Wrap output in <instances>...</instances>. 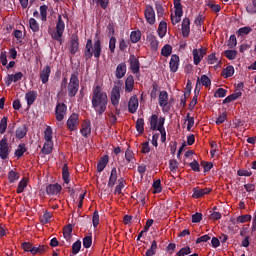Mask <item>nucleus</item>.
Listing matches in <instances>:
<instances>
[{
	"mask_svg": "<svg viewBox=\"0 0 256 256\" xmlns=\"http://www.w3.org/2000/svg\"><path fill=\"white\" fill-rule=\"evenodd\" d=\"M91 103L97 115H103L107 111L109 98L107 97V92L103 91L100 85L93 87Z\"/></svg>",
	"mask_w": 256,
	"mask_h": 256,
	"instance_id": "f257e3e1",
	"label": "nucleus"
},
{
	"mask_svg": "<svg viewBox=\"0 0 256 256\" xmlns=\"http://www.w3.org/2000/svg\"><path fill=\"white\" fill-rule=\"evenodd\" d=\"M101 40H96L94 42V47H93V40L88 39L86 42L85 50H84V57L86 61H89L94 55L96 59H99L101 57Z\"/></svg>",
	"mask_w": 256,
	"mask_h": 256,
	"instance_id": "f03ea898",
	"label": "nucleus"
},
{
	"mask_svg": "<svg viewBox=\"0 0 256 256\" xmlns=\"http://www.w3.org/2000/svg\"><path fill=\"white\" fill-rule=\"evenodd\" d=\"M79 93V73L74 72L68 83V97L73 98Z\"/></svg>",
	"mask_w": 256,
	"mask_h": 256,
	"instance_id": "7ed1b4c3",
	"label": "nucleus"
},
{
	"mask_svg": "<svg viewBox=\"0 0 256 256\" xmlns=\"http://www.w3.org/2000/svg\"><path fill=\"white\" fill-rule=\"evenodd\" d=\"M110 101L113 107H119V101H121V87L118 85H115L112 88Z\"/></svg>",
	"mask_w": 256,
	"mask_h": 256,
	"instance_id": "20e7f679",
	"label": "nucleus"
},
{
	"mask_svg": "<svg viewBox=\"0 0 256 256\" xmlns=\"http://www.w3.org/2000/svg\"><path fill=\"white\" fill-rule=\"evenodd\" d=\"M67 129L70 130L71 132L77 131V127H79V114L77 113H72L67 122Z\"/></svg>",
	"mask_w": 256,
	"mask_h": 256,
	"instance_id": "39448f33",
	"label": "nucleus"
},
{
	"mask_svg": "<svg viewBox=\"0 0 256 256\" xmlns=\"http://www.w3.org/2000/svg\"><path fill=\"white\" fill-rule=\"evenodd\" d=\"M9 153H11V150L9 149V143L7 137L4 136L3 139L0 140V158L4 160L8 159Z\"/></svg>",
	"mask_w": 256,
	"mask_h": 256,
	"instance_id": "423d86ee",
	"label": "nucleus"
},
{
	"mask_svg": "<svg viewBox=\"0 0 256 256\" xmlns=\"http://www.w3.org/2000/svg\"><path fill=\"white\" fill-rule=\"evenodd\" d=\"M65 31V22L61 15H58V21L56 24V33L53 35V39L59 41L63 37V32Z\"/></svg>",
	"mask_w": 256,
	"mask_h": 256,
	"instance_id": "0eeeda50",
	"label": "nucleus"
},
{
	"mask_svg": "<svg viewBox=\"0 0 256 256\" xmlns=\"http://www.w3.org/2000/svg\"><path fill=\"white\" fill-rule=\"evenodd\" d=\"M192 55H193L194 65H199V63H201L203 58L207 55V49H204L203 47L199 49L195 48L192 51Z\"/></svg>",
	"mask_w": 256,
	"mask_h": 256,
	"instance_id": "6e6552de",
	"label": "nucleus"
},
{
	"mask_svg": "<svg viewBox=\"0 0 256 256\" xmlns=\"http://www.w3.org/2000/svg\"><path fill=\"white\" fill-rule=\"evenodd\" d=\"M23 79V72H17L15 74H8L5 78L6 87H11V83H17Z\"/></svg>",
	"mask_w": 256,
	"mask_h": 256,
	"instance_id": "1a4fd4ad",
	"label": "nucleus"
},
{
	"mask_svg": "<svg viewBox=\"0 0 256 256\" xmlns=\"http://www.w3.org/2000/svg\"><path fill=\"white\" fill-rule=\"evenodd\" d=\"M66 113H67V105H65V103H58L55 109V115H56L57 121H63V119H65Z\"/></svg>",
	"mask_w": 256,
	"mask_h": 256,
	"instance_id": "9d476101",
	"label": "nucleus"
},
{
	"mask_svg": "<svg viewBox=\"0 0 256 256\" xmlns=\"http://www.w3.org/2000/svg\"><path fill=\"white\" fill-rule=\"evenodd\" d=\"M144 16L149 25H155V9L152 6H146Z\"/></svg>",
	"mask_w": 256,
	"mask_h": 256,
	"instance_id": "9b49d317",
	"label": "nucleus"
},
{
	"mask_svg": "<svg viewBox=\"0 0 256 256\" xmlns=\"http://www.w3.org/2000/svg\"><path fill=\"white\" fill-rule=\"evenodd\" d=\"M182 36L187 38L191 35V20L189 18H184L181 24Z\"/></svg>",
	"mask_w": 256,
	"mask_h": 256,
	"instance_id": "f8f14e48",
	"label": "nucleus"
},
{
	"mask_svg": "<svg viewBox=\"0 0 256 256\" xmlns=\"http://www.w3.org/2000/svg\"><path fill=\"white\" fill-rule=\"evenodd\" d=\"M129 63H130V69L132 73L134 75L139 73V71L141 70V67H140L139 59H137L135 55H130Z\"/></svg>",
	"mask_w": 256,
	"mask_h": 256,
	"instance_id": "ddd939ff",
	"label": "nucleus"
},
{
	"mask_svg": "<svg viewBox=\"0 0 256 256\" xmlns=\"http://www.w3.org/2000/svg\"><path fill=\"white\" fill-rule=\"evenodd\" d=\"M49 77H51V66L46 65L40 72V80L42 81L43 85L49 83Z\"/></svg>",
	"mask_w": 256,
	"mask_h": 256,
	"instance_id": "4468645a",
	"label": "nucleus"
},
{
	"mask_svg": "<svg viewBox=\"0 0 256 256\" xmlns=\"http://www.w3.org/2000/svg\"><path fill=\"white\" fill-rule=\"evenodd\" d=\"M179 63H180L179 56L176 54H173L169 62V68L171 73H177V71H179Z\"/></svg>",
	"mask_w": 256,
	"mask_h": 256,
	"instance_id": "2eb2a0df",
	"label": "nucleus"
},
{
	"mask_svg": "<svg viewBox=\"0 0 256 256\" xmlns=\"http://www.w3.org/2000/svg\"><path fill=\"white\" fill-rule=\"evenodd\" d=\"M211 191H212L211 188H204V189H199V187L193 188L192 197L193 199H201V197H204V195H209Z\"/></svg>",
	"mask_w": 256,
	"mask_h": 256,
	"instance_id": "dca6fc26",
	"label": "nucleus"
},
{
	"mask_svg": "<svg viewBox=\"0 0 256 256\" xmlns=\"http://www.w3.org/2000/svg\"><path fill=\"white\" fill-rule=\"evenodd\" d=\"M62 189L63 187L59 183L49 184L46 186V193L47 195H59Z\"/></svg>",
	"mask_w": 256,
	"mask_h": 256,
	"instance_id": "f3484780",
	"label": "nucleus"
},
{
	"mask_svg": "<svg viewBox=\"0 0 256 256\" xmlns=\"http://www.w3.org/2000/svg\"><path fill=\"white\" fill-rule=\"evenodd\" d=\"M29 132V127H27V124H23L16 128L15 131V137L16 139H24L27 136V133Z\"/></svg>",
	"mask_w": 256,
	"mask_h": 256,
	"instance_id": "a211bd4d",
	"label": "nucleus"
},
{
	"mask_svg": "<svg viewBox=\"0 0 256 256\" xmlns=\"http://www.w3.org/2000/svg\"><path fill=\"white\" fill-rule=\"evenodd\" d=\"M137 109H139V98L132 96L128 102V111L129 113H137Z\"/></svg>",
	"mask_w": 256,
	"mask_h": 256,
	"instance_id": "6ab92c4d",
	"label": "nucleus"
},
{
	"mask_svg": "<svg viewBox=\"0 0 256 256\" xmlns=\"http://www.w3.org/2000/svg\"><path fill=\"white\" fill-rule=\"evenodd\" d=\"M77 51H79V37L77 35H72L69 52L71 53V55H75Z\"/></svg>",
	"mask_w": 256,
	"mask_h": 256,
	"instance_id": "aec40b11",
	"label": "nucleus"
},
{
	"mask_svg": "<svg viewBox=\"0 0 256 256\" xmlns=\"http://www.w3.org/2000/svg\"><path fill=\"white\" fill-rule=\"evenodd\" d=\"M127 73V64L120 63L117 65L115 77L116 79H123Z\"/></svg>",
	"mask_w": 256,
	"mask_h": 256,
	"instance_id": "412c9836",
	"label": "nucleus"
},
{
	"mask_svg": "<svg viewBox=\"0 0 256 256\" xmlns=\"http://www.w3.org/2000/svg\"><path fill=\"white\" fill-rule=\"evenodd\" d=\"M147 41L150 43V47L153 51H157L159 49V41L157 40V37L153 34H147L146 36Z\"/></svg>",
	"mask_w": 256,
	"mask_h": 256,
	"instance_id": "4be33fe9",
	"label": "nucleus"
},
{
	"mask_svg": "<svg viewBox=\"0 0 256 256\" xmlns=\"http://www.w3.org/2000/svg\"><path fill=\"white\" fill-rule=\"evenodd\" d=\"M25 99L27 101L28 107H31V105H33V103H35V101H37V91H35V90L28 91L25 94Z\"/></svg>",
	"mask_w": 256,
	"mask_h": 256,
	"instance_id": "5701e85b",
	"label": "nucleus"
},
{
	"mask_svg": "<svg viewBox=\"0 0 256 256\" xmlns=\"http://www.w3.org/2000/svg\"><path fill=\"white\" fill-rule=\"evenodd\" d=\"M158 101L160 107H167V105L169 104V94L167 93V91L163 90L160 92Z\"/></svg>",
	"mask_w": 256,
	"mask_h": 256,
	"instance_id": "b1692460",
	"label": "nucleus"
},
{
	"mask_svg": "<svg viewBox=\"0 0 256 256\" xmlns=\"http://www.w3.org/2000/svg\"><path fill=\"white\" fill-rule=\"evenodd\" d=\"M116 183H117V168L113 167L110 172L108 187L112 189V187H115Z\"/></svg>",
	"mask_w": 256,
	"mask_h": 256,
	"instance_id": "393cba45",
	"label": "nucleus"
},
{
	"mask_svg": "<svg viewBox=\"0 0 256 256\" xmlns=\"http://www.w3.org/2000/svg\"><path fill=\"white\" fill-rule=\"evenodd\" d=\"M133 87H135V78H133V75H129L125 81L126 93H131L133 91Z\"/></svg>",
	"mask_w": 256,
	"mask_h": 256,
	"instance_id": "a878e982",
	"label": "nucleus"
},
{
	"mask_svg": "<svg viewBox=\"0 0 256 256\" xmlns=\"http://www.w3.org/2000/svg\"><path fill=\"white\" fill-rule=\"evenodd\" d=\"M107 163H109V156L105 155L97 163L98 173H101L105 170V168L107 167Z\"/></svg>",
	"mask_w": 256,
	"mask_h": 256,
	"instance_id": "bb28decb",
	"label": "nucleus"
},
{
	"mask_svg": "<svg viewBox=\"0 0 256 256\" xmlns=\"http://www.w3.org/2000/svg\"><path fill=\"white\" fill-rule=\"evenodd\" d=\"M81 135L87 139L91 135V122H84L80 130Z\"/></svg>",
	"mask_w": 256,
	"mask_h": 256,
	"instance_id": "cd10ccee",
	"label": "nucleus"
},
{
	"mask_svg": "<svg viewBox=\"0 0 256 256\" xmlns=\"http://www.w3.org/2000/svg\"><path fill=\"white\" fill-rule=\"evenodd\" d=\"M157 32H158V36L160 37V39H163V37H165V35H167V22L161 21L159 23Z\"/></svg>",
	"mask_w": 256,
	"mask_h": 256,
	"instance_id": "c85d7f7f",
	"label": "nucleus"
},
{
	"mask_svg": "<svg viewBox=\"0 0 256 256\" xmlns=\"http://www.w3.org/2000/svg\"><path fill=\"white\" fill-rule=\"evenodd\" d=\"M73 226L71 224H68L66 227L63 229V237L67 241H71L73 235Z\"/></svg>",
	"mask_w": 256,
	"mask_h": 256,
	"instance_id": "c756f323",
	"label": "nucleus"
},
{
	"mask_svg": "<svg viewBox=\"0 0 256 256\" xmlns=\"http://www.w3.org/2000/svg\"><path fill=\"white\" fill-rule=\"evenodd\" d=\"M43 155H51L53 153V141H46L42 148Z\"/></svg>",
	"mask_w": 256,
	"mask_h": 256,
	"instance_id": "7c9ffc66",
	"label": "nucleus"
},
{
	"mask_svg": "<svg viewBox=\"0 0 256 256\" xmlns=\"http://www.w3.org/2000/svg\"><path fill=\"white\" fill-rule=\"evenodd\" d=\"M150 127L152 131H157V129H159V116H157L156 114H153L150 117Z\"/></svg>",
	"mask_w": 256,
	"mask_h": 256,
	"instance_id": "2f4dec72",
	"label": "nucleus"
},
{
	"mask_svg": "<svg viewBox=\"0 0 256 256\" xmlns=\"http://www.w3.org/2000/svg\"><path fill=\"white\" fill-rule=\"evenodd\" d=\"M69 177H70L69 167L67 166V164H64L62 168V179L64 183H66L67 185H69V183L71 182V179Z\"/></svg>",
	"mask_w": 256,
	"mask_h": 256,
	"instance_id": "473e14b6",
	"label": "nucleus"
},
{
	"mask_svg": "<svg viewBox=\"0 0 256 256\" xmlns=\"http://www.w3.org/2000/svg\"><path fill=\"white\" fill-rule=\"evenodd\" d=\"M241 95H243V93L241 91L235 92V93L227 96L223 100V103H232V101H237V99H239V97H241Z\"/></svg>",
	"mask_w": 256,
	"mask_h": 256,
	"instance_id": "72a5a7b5",
	"label": "nucleus"
},
{
	"mask_svg": "<svg viewBox=\"0 0 256 256\" xmlns=\"http://www.w3.org/2000/svg\"><path fill=\"white\" fill-rule=\"evenodd\" d=\"M222 75L225 79H229V77H233V75H235V68L230 65L227 66L223 71H222Z\"/></svg>",
	"mask_w": 256,
	"mask_h": 256,
	"instance_id": "f704fd0d",
	"label": "nucleus"
},
{
	"mask_svg": "<svg viewBox=\"0 0 256 256\" xmlns=\"http://www.w3.org/2000/svg\"><path fill=\"white\" fill-rule=\"evenodd\" d=\"M46 250H47V246L45 245H39L38 247L33 246L31 250V255H43V253H45Z\"/></svg>",
	"mask_w": 256,
	"mask_h": 256,
	"instance_id": "c9c22d12",
	"label": "nucleus"
},
{
	"mask_svg": "<svg viewBox=\"0 0 256 256\" xmlns=\"http://www.w3.org/2000/svg\"><path fill=\"white\" fill-rule=\"evenodd\" d=\"M123 189H125V179H118V185L115 187L114 195H121Z\"/></svg>",
	"mask_w": 256,
	"mask_h": 256,
	"instance_id": "e433bc0d",
	"label": "nucleus"
},
{
	"mask_svg": "<svg viewBox=\"0 0 256 256\" xmlns=\"http://www.w3.org/2000/svg\"><path fill=\"white\" fill-rule=\"evenodd\" d=\"M174 9H175V15H179V17H183V5L181 4V0H174Z\"/></svg>",
	"mask_w": 256,
	"mask_h": 256,
	"instance_id": "4c0bfd02",
	"label": "nucleus"
},
{
	"mask_svg": "<svg viewBox=\"0 0 256 256\" xmlns=\"http://www.w3.org/2000/svg\"><path fill=\"white\" fill-rule=\"evenodd\" d=\"M27 148L25 147V143L19 144L18 149L15 150V157L20 159V157H23V155L26 153Z\"/></svg>",
	"mask_w": 256,
	"mask_h": 256,
	"instance_id": "58836bf2",
	"label": "nucleus"
},
{
	"mask_svg": "<svg viewBox=\"0 0 256 256\" xmlns=\"http://www.w3.org/2000/svg\"><path fill=\"white\" fill-rule=\"evenodd\" d=\"M172 53H173V46H171L170 44L164 45L161 49V55L163 57H169L171 56Z\"/></svg>",
	"mask_w": 256,
	"mask_h": 256,
	"instance_id": "ea45409f",
	"label": "nucleus"
},
{
	"mask_svg": "<svg viewBox=\"0 0 256 256\" xmlns=\"http://www.w3.org/2000/svg\"><path fill=\"white\" fill-rule=\"evenodd\" d=\"M136 131L139 132L140 135L145 132V120L143 118H138L136 121Z\"/></svg>",
	"mask_w": 256,
	"mask_h": 256,
	"instance_id": "a19ab883",
	"label": "nucleus"
},
{
	"mask_svg": "<svg viewBox=\"0 0 256 256\" xmlns=\"http://www.w3.org/2000/svg\"><path fill=\"white\" fill-rule=\"evenodd\" d=\"M131 43H139L141 41V31H132L130 34Z\"/></svg>",
	"mask_w": 256,
	"mask_h": 256,
	"instance_id": "79ce46f5",
	"label": "nucleus"
},
{
	"mask_svg": "<svg viewBox=\"0 0 256 256\" xmlns=\"http://www.w3.org/2000/svg\"><path fill=\"white\" fill-rule=\"evenodd\" d=\"M164 125H165V117H160L158 122V128L156 129V131H159L161 135H167Z\"/></svg>",
	"mask_w": 256,
	"mask_h": 256,
	"instance_id": "37998d69",
	"label": "nucleus"
},
{
	"mask_svg": "<svg viewBox=\"0 0 256 256\" xmlns=\"http://www.w3.org/2000/svg\"><path fill=\"white\" fill-rule=\"evenodd\" d=\"M252 217L249 214L238 216L236 221L233 222V225H237V223H247L251 221Z\"/></svg>",
	"mask_w": 256,
	"mask_h": 256,
	"instance_id": "c03bdc74",
	"label": "nucleus"
},
{
	"mask_svg": "<svg viewBox=\"0 0 256 256\" xmlns=\"http://www.w3.org/2000/svg\"><path fill=\"white\" fill-rule=\"evenodd\" d=\"M19 173L15 172L14 170H10L8 172V181L9 183H15V181H19Z\"/></svg>",
	"mask_w": 256,
	"mask_h": 256,
	"instance_id": "a18cd8bd",
	"label": "nucleus"
},
{
	"mask_svg": "<svg viewBox=\"0 0 256 256\" xmlns=\"http://www.w3.org/2000/svg\"><path fill=\"white\" fill-rule=\"evenodd\" d=\"M252 31H253V28L246 26V27L239 28L236 33L238 37H243V35H249V33H251Z\"/></svg>",
	"mask_w": 256,
	"mask_h": 256,
	"instance_id": "49530a36",
	"label": "nucleus"
},
{
	"mask_svg": "<svg viewBox=\"0 0 256 256\" xmlns=\"http://www.w3.org/2000/svg\"><path fill=\"white\" fill-rule=\"evenodd\" d=\"M157 253V241L153 240L151 247L146 251V256H153Z\"/></svg>",
	"mask_w": 256,
	"mask_h": 256,
	"instance_id": "de8ad7c7",
	"label": "nucleus"
},
{
	"mask_svg": "<svg viewBox=\"0 0 256 256\" xmlns=\"http://www.w3.org/2000/svg\"><path fill=\"white\" fill-rule=\"evenodd\" d=\"M44 139L45 141H53V129L51 126H47L44 131Z\"/></svg>",
	"mask_w": 256,
	"mask_h": 256,
	"instance_id": "09e8293b",
	"label": "nucleus"
},
{
	"mask_svg": "<svg viewBox=\"0 0 256 256\" xmlns=\"http://www.w3.org/2000/svg\"><path fill=\"white\" fill-rule=\"evenodd\" d=\"M29 25H30V29H31V31H33V33H37L39 31V23L37 22V20H35V18L29 19Z\"/></svg>",
	"mask_w": 256,
	"mask_h": 256,
	"instance_id": "8fccbe9b",
	"label": "nucleus"
},
{
	"mask_svg": "<svg viewBox=\"0 0 256 256\" xmlns=\"http://www.w3.org/2000/svg\"><path fill=\"white\" fill-rule=\"evenodd\" d=\"M153 187V193L157 194V193H161V191H163V188L161 187V180H155L152 184Z\"/></svg>",
	"mask_w": 256,
	"mask_h": 256,
	"instance_id": "3c124183",
	"label": "nucleus"
},
{
	"mask_svg": "<svg viewBox=\"0 0 256 256\" xmlns=\"http://www.w3.org/2000/svg\"><path fill=\"white\" fill-rule=\"evenodd\" d=\"M7 116H4L0 121V134L4 135L5 131H7Z\"/></svg>",
	"mask_w": 256,
	"mask_h": 256,
	"instance_id": "603ef678",
	"label": "nucleus"
},
{
	"mask_svg": "<svg viewBox=\"0 0 256 256\" xmlns=\"http://www.w3.org/2000/svg\"><path fill=\"white\" fill-rule=\"evenodd\" d=\"M228 47L229 49H235L237 47V36L235 34H232L228 40Z\"/></svg>",
	"mask_w": 256,
	"mask_h": 256,
	"instance_id": "864d4df0",
	"label": "nucleus"
},
{
	"mask_svg": "<svg viewBox=\"0 0 256 256\" xmlns=\"http://www.w3.org/2000/svg\"><path fill=\"white\" fill-rule=\"evenodd\" d=\"M159 92V84H157V82H153L152 83V90L150 93V97L152 99H157V93Z\"/></svg>",
	"mask_w": 256,
	"mask_h": 256,
	"instance_id": "5fc2aeb1",
	"label": "nucleus"
},
{
	"mask_svg": "<svg viewBox=\"0 0 256 256\" xmlns=\"http://www.w3.org/2000/svg\"><path fill=\"white\" fill-rule=\"evenodd\" d=\"M49 7L47 5H42L40 6V16H41V21H47V10Z\"/></svg>",
	"mask_w": 256,
	"mask_h": 256,
	"instance_id": "6e6d98bb",
	"label": "nucleus"
},
{
	"mask_svg": "<svg viewBox=\"0 0 256 256\" xmlns=\"http://www.w3.org/2000/svg\"><path fill=\"white\" fill-rule=\"evenodd\" d=\"M27 187V181L25 180V178H23L19 183H18V187L16 190V193L21 194L23 193V191H25V188Z\"/></svg>",
	"mask_w": 256,
	"mask_h": 256,
	"instance_id": "4d7b16f0",
	"label": "nucleus"
},
{
	"mask_svg": "<svg viewBox=\"0 0 256 256\" xmlns=\"http://www.w3.org/2000/svg\"><path fill=\"white\" fill-rule=\"evenodd\" d=\"M199 81L204 87H211V79H209V76L202 75L201 78H199Z\"/></svg>",
	"mask_w": 256,
	"mask_h": 256,
	"instance_id": "13d9d810",
	"label": "nucleus"
},
{
	"mask_svg": "<svg viewBox=\"0 0 256 256\" xmlns=\"http://www.w3.org/2000/svg\"><path fill=\"white\" fill-rule=\"evenodd\" d=\"M51 217H53V214H51L49 211H46L41 217V223L43 225H47V223L51 221Z\"/></svg>",
	"mask_w": 256,
	"mask_h": 256,
	"instance_id": "bf43d9fd",
	"label": "nucleus"
},
{
	"mask_svg": "<svg viewBox=\"0 0 256 256\" xmlns=\"http://www.w3.org/2000/svg\"><path fill=\"white\" fill-rule=\"evenodd\" d=\"M91 245H93V237L91 236H85L83 238V247L85 249H89L91 247Z\"/></svg>",
	"mask_w": 256,
	"mask_h": 256,
	"instance_id": "052dcab7",
	"label": "nucleus"
},
{
	"mask_svg": "<svg viewBox=\"0 0 256 256\" xmlns=\"http://www.w3.org/2000/svg\"><path fill=\"white\" fill-rule=\"evenodd\" d=\"M177 256H185V255H191V247L185 246L181 248L177 253Z\"/></svg>",
	"mask_w": 256,
	"mask_h": 256,
	"instance_id": "680f3d73",
	"label": "nucleus"
},
{
	"mask_svg": "<svg viewBox=\"0 0 256 256\" xmlns=\"http://www.w3.org/2000/svg\"><path fill=\"white\" fill-rule=\"evenodd\" d=\"M224 55L229 59V61H233V59L237 57V50H226Z\"/></svg>",
	"mask_w": 256,
	"mask_h": 256,
	"instance_id": "e2e57ef3",
	"label": "nucleus"
},
{
	"mask_svg": "<svg viewBox=\"0 0 256 256\" xmlns=\"http://www.w3.org/2000/svg\"><path fill=\"white\" fill-rule=\"evenodd\" d=\"M81 251V240H77L72 244V254L77 255Z\"/></svg>",
	"mask_w": 256,
	"mask_h": 256,
	"instance_id": "0e129e2a",
	"label": "nucleus"
},
{
	"mask_svg": "<svg viewBox=\"0 0 256 256\" xmlns=\"http://www.w3.org/2000/svg\"><path fill=\"white\" fill-rule=\"evenodd\" d=\"M214 97H218L219 99H223V97H227V90L223 88H218L214 93Z\"/></svg>",
	"mask_w": 256,
	"mask_h": 256,
	"instance_id": "69168bd1",
	"label": "nucleus"
},
{
	"mask_svg": "<svg viewBox=\"0 0 256 256\" xmlns=\"http://www.w3.org/2000/svg\"><path fill=\"white\" fill-rule=\"evenodd\" d=\"M92 223H93L94 229H97V227L99 226V211L97 210L93 212Z\"/></svg>",
	"mask_w": 256,
	"mask_h": 256,
	"instance_id": "338daca9",
	"label": "nucleus"
},
{
	"mask_svg": "<svg viewBox=\"0 0 256 256\" xmlns=\"http://www.w3.org/2000/svg\"><path fill=\"white\" fill-rule=\"evenodd\" d=\"M189 166L191 167L194 173H199L201 171V167L199 166V162L197 160H193Z\"/></svg>",
	"mask_w": 256,
	"mask_h": 256,
	"instance_id": "774afa93",
	"label": "nucleus"
}]
</instances>
